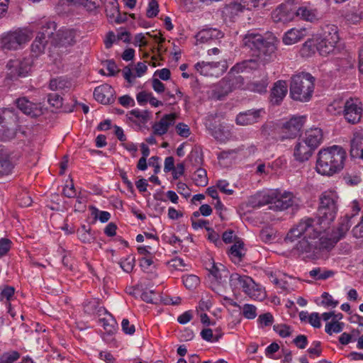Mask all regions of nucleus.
Here are the masks:
<instances>
[{
  "label": "nucleus",
  "instance_id": "obj_40",
  "mask_svg": "<svg viewBox=\"0 0 363 363\" xmlns=\"http://www.w3.org/2000/svg\"><path fill=\"white\" fill-rule=\"evenodd\" d=\"M311 277L318 280H325L332 277L335 273L332 270H322L321 268H315L309 272Z\"/></svg>",
  "mask_w": 363,
  "mask_h": 363
},
{
  "label": "nucleus",
  "instance_id": "obj_14",
  "mask_svg": "<svg viewBox=\"0 0 363 363\" xmlns=\"http://www.w3.org/2000/svg\"><path fill=\"white\" fill-rule=\"evenodd\" d=\"M305 122L304 116H294L282 126L281 140L295 138L301 130Z\"/></svg>",
  "mask_w": 363,
  "mask_h": 363
},
{
  "label": "nucleus",
  "instance_id": "obj_15",
  "mask_svg": "<svg viewBox=\"0 0 363 363\" xmlns=\"http://www.w3.org/2000/svg\"><path fill=\"white\" fill-rule=\"evenodd\" d=\"M296 16V7L287 3L281 4L272 13V18L275 22H288Z\"/></svg>",
  "mask_w": 363,
  "mask_h": 363
},
{
  "label": "nucleus",
  "instance_id": "obj_18",
  "mask_svg": "<svg viewBox=\"0 0 363 363\" xmlns=\"http://www.w3.org/2000/svg\"><path fill=\"white\" fill-rule=\"evenodd\" d=\"M206 265L209 274L217 283L221 284L223 281V279L227 278L228 272L223 264L215 263L213 259H209Z\"/></svg>",
  "mask_w": 363,
  "mask_h": 363
},
{
  "label": "nucleus",
  "instance_id": "obj_1",
  "mask_svg": "<svg viewBox=\"0 0 363 363\" xmlns=\"http://www.w3.org/2000/svg\"><path fill=\"white\" fill-rule=\"evenodd\" d=\"M337 194L326 191L320 197V206L315 218H304L288 232L285 241L293 243L299 240L294 250L303 259H315L321 251L334 246V240L320 237V235L335 218L337 212Z\"/></svg>",
  "mask_w": 363,
  "mask_h": 363
},
{
  "label": "nucleus",
  "instance_id": "obj_13",
  "mask_svg": "<svg viewBox=\"0 0 363 363\" xmlns=\"http://www.w3.org/2000/svg\"><path fill=\"white\" fill-rule=\"evenodd\" d=\"M6 67L7 74L11 79L19 77H26L30 69V62L28 59L11 60L8 62Z\"/></svg>",
  "mask_w": 363,
  "mask_h": 363
},
{
  "label": "nucleus",
  "instance_id": "obj_58",
  "mask_svg": "<svg viewBox=\"0 0 363 363\" xmlns=\"http://www.w3.org/2000/svg\"><path fill=\"white\" fill-rule=\"evenodd\" d=\"M169 264L175 269L181 271L184 270L185 267L187 266L184 259L180 257H175L174 259H172Z\"/></svg>",
  "mask_w": 363,
  "mask_h": 363
},
{
  "label": "nucleus",
  "instance_id": "obj_6",
  "mask_svg": "<svg viewBox=\"0 0 363 363\" xmlns=\"http://www.w3.org/2000/svg\"><path fill=\"white\" fill-rule=\"evenodd\" d=\"M317 51L321 55H327L335 51L339 40L337 27L335 25H325L321 33L315 37Z\"/></svg>",
  "mask_w": 363,
  "mask_h": 363
},
{
  "label": "nucleus",
  "instance_id": "obj_37",
  "mask_svg": "<svg viewBox=\"0 0 363 363\" xmlns=\"http://www.w3.org/2000/svg\"><path fill=\"white\" fill-rule=\"evenodd\" d=\"M18 121V116L15 110L11 108H6L2 111L0 115V123L6 124L16 123Z\"/></svg>",
  "mask_w": 363,
  "mask_h": 363
},
{
  "label": "nucleus",
  "instance_id": "obj_46",
  "mask_svg": "<svg viewBox=\"0 0 363 363\" xmlns=\"http://www.w3.org/2000/svg\"><path fill=\"white\" fill-rule=\"evenodd\" d=\"M246 9L245 4H243L238 2L231 3L225 8V12L231 16L238 15L240 12H242Z\"/></svg>",
  "mask_w": 363,
  "mask_h": 363
},
{
  "label": "nucleus",
  "instance_id": "obj_38",
  "mask_svg": "<svg viewBox=\"0 0 363 363\" xmlns=\"http://www.w3.org/2000/svg\"><path fill=\"white\" fill-rule=\"evenodd\" d=\"M79 240L84 243H90L94 240V233L89 227L83 225L77 231Z\"/></svg>",
  "mask_w": 363,
  "mask_h": 363
},
{
  "label": "nucleus",
  "instance_id": "obj_61",
  "mask_svg": "<svg viewBox=\"0 0 363 363\" xmlns=\"http://www.w3.org/2000/svg\"><path fill=\"white\" fill-rule=\"evenodd\" d=\"M118 42L117 35H116L113 31L108 32L104 39V45L107 49L111 48L113 43Z\"/></svg>",
  "mask_w": 363,
  "mask_h": 363
},
{
  "label": "nucleus",
  "instance_id": "obj_52",
  "mask_svg": "<svg viewBox=\"0 0 363 363\" xmlns=\"http://www.w3.org/2000/svg\"><path fill=\"white\" fill-rule=\"evenodd\" d=\"M135 265V259L132 256H128L120 262V266L125 272H130Z\"/></svg>",
  "mask_w": 363,
  "mask_h": 363
},
{
  "label": "nucleus",
  "instance_id": "obj_43",
  "mask_svg": "<svg viewBox=\"0 0 363 363\" xmlns=\"http://www.w3.org/2000/svg\"><path fill=\"white\" fill-rule=\"evenodd\" d=\"M182 281L186 289L191 290L199 286L200 279L194 274H188L182 277Z\"/></svg>",
  "mask_w": 363,
  "mask_h": 363
},
{
  "label": "nucleus",
  "instance_id": "obj_20",
  "mask_svg": "<svg viewBox=\"0 0 363 363\" xmlns=\"http://www.w3.org/2000/svg\"><path fill=\"white\" fill-rule=\"evenodd\" d=\"M314 150L303 139H301L294 147V157L296 160L303 162L307 161L311 157Z\"/></svg>",
  "mask_w": 363,
  "mask_h": 363
},
{
  "label": "nucleus",
  "instance_id": "obj_32",
  "mask_svg": "<svg viewBox=\"0 0 363 363\" xmlns=\"http://www.w3.org/2000/svg\"><path fill=\"white\" fill-rule=\"evenodd\" d=\"M105 12L108 18L119 23L117 20L119 15L118 3L117 0H105L104 1Z\"/></svg>",
  "mask_w": 363,
  "mask_h": 363
},
{
  "label": "nucleus",
  "instance_id": "obj_30",
  "mask_svg": "<svg viewBox=\"0 0 363 363\" xmlns=\"http://www.w3.org/2000/svg\"><path fill=\"white\" fill-rule=\"evenodd\" d=\"M245 250L244 243L240 241H236L229 250V256L232 261L235 263L241 262L242 257L245 255Z\"/></svg>",
  "mask_w": 363,
  "mask_h": 363
},
{
  "label": "nucleus",
  "instance_id": "obj_57",
  "mask_svg": "<svg viewBox=\"0 0 363 363\" xmlns=\"http://www.w3.org/2000/svg\"><path fill=\"white\" fill-rule=\"evenodd\" d=\"M62 97L57 93L49 94L48 95V102L54 107H60L62 105Z\"/></svg>",
  "mask_w": 363,
  "mask_h": 363
},
{
  "label": "nucleus",
  "instance_id": "obj_25",
  "mask_svg": "<svg viewBox=\"0 0 363 363\" xmlns=\"http://www.w3.org/2000/svg\"><path fill=\"white\" fill-rule=\"evenodd\" d=\"M296 16L309 22H314L319 18L317 9L310 5H302L298 8L296 7Z\"/></svg>",
  "mask_w": 363,
  "mask_h": 363
},
{
  "label": "nucleus",
  "instance_id": "obj_42",
  "mask_svg": "<svg viewBox=\"0 0 363 363\" xmlns=\"http://www.w3.org/2000/svg\"><path fill=\"white\" fill-rule=\"evenodd\" d=\"M21 357L20 353L16 350L5 352L0 356V363H13Z\"/></svg>",
  "mask_w": 363,
  "mask_h": 363
},
{
  "label": "nucleus",
  "instance_id": "obj_11",
  "mask_svg": "<svg viewBox=\"0 0 363 363\" xmlns=\"http://www.w3.org/2000/svg\"><path fill=\"white\" fill-rule=\"evenodd\" d=\"M194 69L201 75L206 77H219L228 69L225 61L220 62H198L194 65Z\"/></svg>",
  "mask_w": 363,
  "mask_h": 363
},
{
  "label": "nucleus",
  "instance_id": "obj_27",
  "mask_svg": "<svg viewBox=\"0 0 363 363\" xmlns=\"http://www.w3.org/2000/svg\"><path fill=\"white\" fill-rule=\"evenodd\" d=\"M175 118L176 115L174 113L164 115L159 122L153 125L154 133L158 135L165 134L169 126L174 123Z\"/></svg>",
  "mask_w": 363,
  "mask_h": 363
},
{
  "label": "nucleus",
  "instance_id": "obj_17",
  "mask_svg": "<svg viewBox=\"0 0 363 363\" xmlns=\"http://www.w3.org/2000/svg\"><path fill=\"white\" fill-rule=\"evenodd\" d=\"M114 90L111 86L104 84L95 88L94 99L101 104H108L114 101Z\"/></svg>",
  "mask_w": 363,
  "mask_h": 363
},
{
  "label": "nucleus",
  "instance_id": "obj_16",
  "mask_svg": "<svg viewBox=\"0 0 363 363\" xmlns=\"http://www.w3.org/2000/svg\"><path fill=\"white\" fill-rule=\"evenodd\" d=\"M265 111L263 108L251 109L240 113L236 117V123L239 125H248L257 123Z\"/></svg>",
  "mask_w": 363,
  "mask_h": 363
},
{
  "label": "nucleus",
  "instance_id": "obj_10",
  "mask_svg": "<svg viewBox=\"0 0 363 363\" xmlns=\"http://www.w3.org/2000/svg\"><path fill=\"white\" fill-rule=\"evenodd\" d=\"M56 28L57 25L54 21H49L45 23L31 45V51L33 54L39 55L44 52L48 39L52 38Z\"/></svg>",
  "mask_w": 363,
  "mask_h": 363
},
{
  "label": "nucleus",
  "instance_id": "obj_60",
  "mask_svg": "<svg viewBox=\"0 0 363 363\" xmlns=\"http://www.w3.org/2000/svg\"><path fill=\"white\" fill-rule=\"evenodd\" d=\"M11 241L7 238L0 239V257L5 255L10 250Z\"/></svg>",
  "mask_w": 363,
  "mask_h": 363
},
{
  "label": "nucleus",
  "instance_id": "obj_12",
  "mask_svg": "<svg viewBox=\"0 0 363 363\" xmlns=\"http://www.w3.org/2000/svg\"><path fill=\"white\" fill-rule=\"evenodd\" d=\"M77 36L76 30L62 28L52 36V44L60 48L72 47L76 43Z\"/></svg>",
  "mask_w": 363,
  "mask_h": 363
},
{
  "label": "nucleus",
  "instance_id": "obj_59",
  "mask_svg": "<svg viewBox=\"0 0 363 363\" xmlns=\"http://www.w3.org/2000/svg\"><path fill=\"white\" fill-rule=\"evenodd\" d=\"M308 323L313 328H319L321 327L320 316L318 313L313 312L310 314Z\"/></svg>",
  "mask_w": 363,
  "mask_h": 363
},
{
  "label": "nucleus",
  "instance_id": "obj_24",
  "mask_svg": "<svg viewBox=\"0 0 363 363\" xmlns=\"http://www.w3.org/2000/svg\"><path fill=\"white\" fill-rule=\"evenodd\" d=\"M323 138L322 130L315 128L308 130L301 139L313 147V150H315L321 144Z\"/></svg>",
  "mask_w": 363,
  "mask_h": 363
},
{
  "label": "nucleus",
  "instance_id": "obj_9",
  "mask_svg": "<svg viewBox=\"0 0 363 363\" xmlns=\"http://www.w3.org/2000/svg\"><path fill=\"white\" fill-rule=\"evenodd\" d=\"M269 208L276 211L298 206L297 199L289 191H269Z\"/></svg>",
  "mask_w": 363,
  "mask_h": 363
},
{
  "label": "nucleus",
  "instance_id": "obj_29",
  "mask_svg": "<svg viewBox=\"0 0 363 363\" xmlns=\"http://www.w3.org/2000/svg\"><path fill=\"white\" fill-rule=\"evenodd\" d=\"M72 86V82L63 77L52 79L49 83V88L52 91H67Z\"/></svg>",
  "mask_w": 363,
  "mask_h": 363
},
{
  "label": "nucleus",
  "instance_id": "obj_64",
  "mask_svg": "<svg viewBox=\"0 0 363 363\" xmlns=\"http://www.w3.org/2000/svg\"><path fill=\"white\" fill-rule=\"evenodd\" d=\"M177 133L182 137L187 138L190 135V130L187 125L180 123L176 126Z\"/></svg>",
  "mask_w": 363,
  "mask_h": 363
},
{
  "label": "nucleus",
  "instance_id": "obj_48",
  "mask_svg": "<svg viewBox=\"0 0 363 363\" xmlns=\"http://www.w3.org/2000/svg\"><path fill=\"white\" fill-rule=\"evenodd\" d=\"M15 289L10 286H0V301H9L14 295Z\"/></svg>",
  "mask_w": 363,
  "mask_h": 363
},
{
  "label": "nucleus",
  "instance_id": "obj_49",
  "mask_svg": "<svg viewBox=\"0 0 363 363\" xmlns=\"http://www.w3.org/2000/svg\"><path fill=\"white\" fill-rule=\"evenodd\" d=\"M257 322L259 328L270 326L274 323V317L270 313H265L259 315Z\"/></svg>",
  "mask_w": 363,
  "mask_h": 363
},
{
  "label": "nucleus",
  "instance_id": "obj_36",
  "mask_svg": "<svg viewBox=\"0 0 363 363\" xmlns=\"http://www.w3.org/2000/svg\"><path fill=\"white\" fill-rule=\"evenodd\" d=\"M317 50V44L315 37L312 39H308L303 45L300 53L302 57H308L313 55Z\"/></svg>",
  "mask_w": 363,
  "mask_h": 363
},
{
  "label": "nucleus",
  "instance_id": "obj_5",
  "mask_svg": "<svg viewBox=\"0 0 363 363\" xmlns=\"http://www.w3.org/2000/svg\"><path fill=\"white\" fill-rule=\"evenodd\" d=\"M340 102L335 101L330 106V110L334 111L336 114H342L346 121L351 124H356L361 120L362 116V104L358 99L350 98L342 101V106H339Z\"/></svg>",
  "mask_w": 363,
  "mask_h": 363
},
{
  "label": "nucleus",
  "instance_id": "obj_26",
  "mask_svg": "<svg viewBox=\"0 0 363 363\" xmlns=\"http://www.w3.org/2000/svg\"><path fill=\"white\" fill-rule=\"evenodd\" d=\"M223 37L220 30L216 28H206L200 30L195 36L196 44L207 43L211 40L219 39Z\"/></svg>",
  "mask_w": 363,
  "mask_h": 363
},
{
  "label": "nucleus",
  "instance_id": "obj_41",
  "mask_svg": "<svg viewBox=\"0 0 363 363\" xmlns=\"http://www.w3.org/2000/svg\"><path fill=\"white\" fill-rule=\"evenodd\" d=\"M12 168L9 156L6 154H0V175L9 174Z\"/></svg>",
  "mask_w": 363,
  "mask_h": 363
},
{
  "label": "nucleus",
  "instance_id": "obj_54",
  "mask_svg": "<svg viewBox=\"0 0 363 363\" xmlns=\"http://www.w3.org/2000/svg\"><path fill=\"white\" fill-rule=\"evenodd\" d=\"M159 12V4L156 0H151L147 9V16L148 18L155 17Z\"/></svg>",
  "mask_w": 363,
  "mask_h": 363
},
{
  "label": "nucleus",
  "instance_id": "obj_4",
  "mask_svg": "<svg viewBox=\"0 0 363 363\" xmlns=\"http://www.w3.org/2000/svg\"><path fill=\"white\" fill-rule=\"evenodd\" d=\"M315 79L309 73H301L294 76L290 84V95L294 100L308 101L314 89Z\"/></svg>",
  "mask_w": 363,
  "mask_h": 363
},
{
  "label": "nucleus",
  "instance_id": "obj_45",
  "mask_svg": "<svg viewBox=\"0 0 363 363\" xmlns=\"http://www.w3.org/2000/svg\"><path fill=\"white\" fill-rule=\"evenodd\" d=\"M344 323L339 321L331 320L326 323L325 330L331 335L333 333H339L343 330Z\"/></svg>",
  "mask_w": 363,
  "mask_h": 363
},
{
  "label": "nucleus",
  "instance_id": "obj_51",
  "mask_svg": "<svg viewBox=\"0 0 363 363\" xmlns=\"http://www.w3.org/2000/svg\"><path fill=\"white\" fill-rule=\"evenodd\" d=\"M102 0H77V2L83 6L88 11L97 9Z\"/></svg>",
  "mask_w": 363,
  "mask_h": 363
},
{
  "label": "nucleus",
  "instance_id": "obj_19",
  "mask_svg": "<svg viewBox=\"0 0 363 363\" xmlns=\"http://www.w3.org/2000/svg\"><path fill=\"white\" fill-rule=\"evenodd\" d=\"M16 104L23 113L31 117H36L42 113L40 105L30 101L26 97L18 99Z\"/></svg>",
  "mask_w": 363,
  "mask_h": 363
},
{
  "label": "nucleus",
  "instance_id": "obj_8",
  "mask_svg": "<svg viewBox=\"0 0 363 363\" xmlns=\"http://www.w3.org/2000/svg\"><path fill=\"white\" fill-rule=\"evenodd\" d=\"M32 37L28 29H18L4 35L0 39V47L6 50H18Z\"/></svg>",
  "mask_w": 363,
  "mask_h": 363
},
{
  "label": "nucleus",
  "instance_id": "obj_21",
  "mask_svg": "<svg viewBox=\"0 0 363 363\" xmlns=\"http://www.w3.org/2000/svg\"><path fill=\"white\" fill-rule=\"evenodd\" d=\"M354 214H346L344 217L341 218L337 228V235L334 236L333 238H328L322 236L323 238L334 240V245L342 237L345 235L352 225L354 223Z\"/></svg>",
  "mask_w": 363,
  "mask_h": 363
},
{
  "label": "nucleus",
  "instance_id": "obj_31",
  "mask_svg": "<svg viewBox=\"0 0 363 363\" xmlns=\"http://www.w3.org/2000/svg\"><path fill=\"white\" fill-rule=\"evenodd\" d=\"M268 84V77L264 76L259 80L255 79L248 83L245 89L250 91L262 94L266 92Z\"/></svg>",
  "mask_w": 363,
  "mask_h": 363
},
{
  "label": "nucleus",
  "instance_id": "obj_33",
  "mask_svg": "<svg viewBox=\"0 0 363 363\" xmlns=\"http://www.w3.org/2000/svg\"><path fill=\"white\" fill-rule=\"evenodd\" d=\"M269 191L257 194L251 196L248 201V205L252 208H260L265 205L269 206Z\"/></svg>",
  "mask_w": 363,
  "mask_h": 363
},
{
  "label": "nucleus",
  "instance_id": "obj_63",
  "mask_svg": "<svg viewBox=\"0 0 363 363\" xmlns=\"http://www.w3.org/2000/svg\"><path fill=\"white\" fill-rule=\"evenodd\" d=\"M63 194L68 198H74L77 196L76 190L72 181L63 188Z\"/></svg>",
  "mask_w": 363,
  "mask_h": 363
},
{
  "label": "nucleus",
  "instance_id": "obj_55",
  "mask_svg": "<svg viewBox=\"0 0 363 363\" xmlns=\"http://www.w3.org/2000/svg\"><path fill=\"white\" fill-rule=\"evenodd\" d=\"M269 0H244L246 9L251 10L255 8L264 6Z\"/></svg>",
  "mask_w": 363,
  "mask_h": 363
},
{
  "label": "nucleus",
  "instance_id": "obj_28",
  "mask_svg": "<svg viewBox=\"0 0 363 363\" xmlns=\"http://www.w3.org/2000/svg\"><path fill=\"white\" fill-rule=\"evenodd\" d=\"M306 28H291L283 37V42L286 45H293L301 40L306 35Z\"/></svg>",
  "mask_w": 363,
  "mask_h": 363
},
{
  "label": "nucleus",
  "instance_id": "obj_50",
  "mask_svg": "<svg viewBox=\"0 0 363 363\" xmlns=\"http://www.w3.org/2000/svg\"><path fill=\"white\" fill-rule=\"evenodd\" d=\"M242 315L247 319H254L257 316V308L252 304H245L242 307Z\"/></svg>",
  "mask_w": 363,
  "mask_h": 363
},
{
  "label": "nucleus",
  "instance_id": "obj_2",
  "mask_svg": "<svg viewBox=\"0 0 363 363\" xmlns=\"http://www.w3.org/2000/svg\"><path fill=\"white\" fill-rule=\"evenodd\" d=\"M346 157L345 150L338 145L322 149L318 153L315 170L321 175L333 176L343 169Z\"/></svg>",
  "mask_w": 363,
  "mask_h": 363
},
{
  "label": "nucleus",
  "instance_id": "obj_22",
  "mask_svg": "<svg viewBox=\"0 0 363 363\" xmlns=\"http://www.w3.org/2000/svg\"><path fill=\"white\" fill-rule=\"evenodd\" d=\"M288 91L287 84L285 81L279 80L277 82L271 91L270 101L274 105H279Z\"/></svg>",
  "mask_w": 363,
  "mask_h": 363
},
{
  "label": "nucleus",
  "instance_id": "obj_47",
  "mask_svg": "<svg viewBox=\"0 0 363 363\" xmlns=\"http://www.w3.org/2000/svg\"><path fill=\"white\" fill-rule=\"evenodd\" d=\"M321 304L325 308H335L339 302L335 300L333 297L328 292H323L321 295Z\"/></svg>",
  "mask_w": 363,
  "mask_h": 363
},
{
  "label": "nucleus",
  "instance_id": "obj_62",
  "mask_svg": "<svg viewBox=\"0 0 363 363\" xmlns=\"http://www.w3.org/2000/svg\"><path fill=\"white\" fill-rule=\"evenodd\" d=\"M229 183L225 180H220L217 182L216 186L219 190L227 195H231L233 194V190L229 189Z\"/></svg>",
  "mask_w": 363,
  "mask_h": 363
},
{
  "label": "nucleus",
  "instance_id": "obj_56",
  "mask_svg": "<svg viewBox=\"0 0 363 363\" xmlns=\"http://www.w3.org/2000/svg\"><path fill=\"white\" fill-rule=\"evenodd\" d=\"M229 81L231 84V89L232 90L235 89H240L242 88L244 85V79L242 76H235L233 77V75H230L228 74Z\"/></svg>",
  "mask_w": 363,
  "mask_h": 363
},
{
  "label": "nucleus",
  "instance_id": "obj_23",
  "mask_svg": "<svg viewBox=\"0 0 363 363\" xmlns=\"http://www.w3.org/2000/svg\"><path fill=\"white\" fill-rule=\"evenodd\" d=\"M229 77H225L212 86L211 96L216 99H221L232 91Z\"/></svg>",
  "mask_w": 363,
  "mask_h": 363
},
{
  "label": "nucleus",
  "instance_id": "obj_53",
  "mask_svg": "<svg viewBox=\"0 0 363 363\" xmlns=\"http://www.w3.org/2000/svg\"><path fill=\"white\" fill-rule=\"evenodd\" d=\"M273 328H274V330L277 333H278L281 337H289L291 335V331L290 327L286 325H284V324L274 325Z\"/></svg>",
  "mask_w": 363,
  "mask_h": 363
},
{
  "label": "nucleus",
  "instance_id": "obj_35",
  "mask_svg": "<svg viewBox=\"0 0 363 363\" xmlns=\"http://www.w3.org/2000/svg\"><path fill=\"white\" fill-rule=\"evenodd\" d=\"M99 322L108 334H113L117 330V323L111 314L100 318Z\"/></svg>",
  "mask_w": 363,
  "mask_h": 363
},
{
  "label": "nucleus",
  "instance_id": "obj_39",
  "mask_svg": "<svg viewBox=\"0 0 363 363\" xmlns=\"http://www.w3.org/2000/svg\"><path fill=\"white\" fill-rule=\"evenodd\" d=\"M193 180L196 186H206L208 184L206 171L203 168L197 169L194 174Z\"/></svg>",
  "mask_w": 363,
  "mask_h": 363
},
{
  "label": "nucleus",
  "instance_id": "obj_7",
  "mask_svg": "<svg viewBox=\"0 0 363 363\" xmlns=\"http://www.w3.org/2000/svg\"><path fill=\"white\" fill-rule=\"evenodd\" d=\"M230 285L233 289H242L247 295L253 299H262L264 297L262 290L248 276L233 273L230 277Z\"/></svg>",
  "mask_w": 363,
  "mask_h": 363
},
{
  "label": "nucleus",
  "instance_id": "obj_3",
  "mask_svg": "<svg viewBox=\"0 0 363 363\" xmlns=\"http://www.w3.org/2000/svg\"><path fill=\"white\" fill-rule=\"evenodd\" d=\"M243 44L257 56L264 65L269 62L276 50L274 38L266 40L261 34L251 30L243 38Z\"/></svg>",
  "mask_w": 363,
  "mask_h": 363
},
{
  "label": "nucleus",
  "instance_id": "obj_44",
  "mask_svg": "<svg viewBox=\"0 0 363 363\" xmlns=\"http://www.w3.org/2000/svg\"><path fill=\"white\" fill-rule=\"evenodd\" d=\"M201 337L208 342H217L222 337V333L216 331L214 334L213 330L210 328H205L201 332Z\"/></svg>",
  "mask_w": 363,
  "mask_h": 363
},
{
  "label": "nucleus",
  "instance_id": "obj_34",
  "mask_svg": "<svg viewBox=\"0 0 363 363\" xmlns=\"http://www.w3.org/2000/svg\"><path fill=\"white\" fill-rule=\"evenodd\" d=\"M127 118L133 122L146 123L150 118V113L147 111L133 109L127 115Z\"/></svg>",
  "mask_w": 363,
  "mask_h": 363
}]
</instances>
